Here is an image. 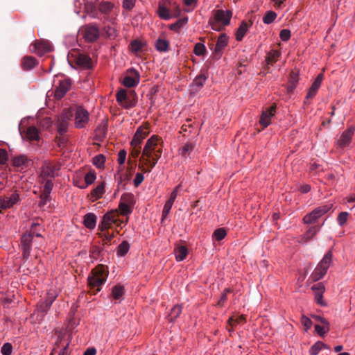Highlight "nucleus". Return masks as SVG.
<instances>
[{
  "label": "nucleus",
  "instance_id": "864d4df0",
  "mask_svg": "<svg viewBox=\"0 0 355 355\" xmlns=\"http://www.w3.org/2000/svg\"><path fill=\"white\" fill-rule=\"evenodd\" d=\"M227 235V232L224 228H218L213 233V237L216 241H221Z\"/></svg>",
  "mask_w": 355,
  "mask_h": 355
},
{
  "label": "nucleus",
  "instance_id": "c85d7f7f",
  "mask_svg": "<svg viewBox=\"0 0 355 355\" xmlns=\"http://www.w3.org/2000/svg\"><path fill=\"white\" fill-rule=\"evenodd\" d=\"M245 322H246V318H245V315H239L236 318H234V316L230 318L227 321L228 331L231 334L234 331V327H236L237 324H244Z\"/></svg>",
  "mask_w": 355,
  "mask_h": 355
},
{
  "label": "nucleus",
  "instance_id": "bb28decb",
  "mask_svg": "<svg viewBox=\"0 0 355 355\" xmlns=\"http://www.w3.org/2000/svg\"><path fill=\"white\" fill-rule=\"evenodd\" d=\"M319 230L320 228L315 226L309 227L306 232L300 237L299 242L301 243H306L315 237L319 232Z\"/></svg>",
  "mask_w": 355,
  "mask_h": 355
},
{
  "label": "nucleus",
  "instance_id": "de8ad7c7",
  "mask_svg": "<svg viewBox=\"0 0 355 355\" xmlns=\"http://www.w3.org/2000/svg\"><path fill=\"white\" fill-rule=\"evenodd\" d=\"M323 348L329 349V347H327L326 345H324L322 342L318 341L311 347L310 354L317 355L319 353V352Z\"/></svg>",
  "mask_w": 355,
  "mask_h": 355
},
{
  "label": "nucleus",
  "instance_id": "39448f33",
  "mask_svg": "<svg viewBox=\"0 0 355 355\" xmlns=\"http://www.w3.org/2000/svg\"><path fill=\"white\" fill-rule=\"evenodd\" d=\"M332 252L331 251L327 252L323 257L322 260L318 263L314 270L311 275V279L313 282H317L323 278L326 275L329 268L332 262Z\"/></svg>",
  "mask_w": 355,
  "mask_h": 355
},
{
  "label": "nucleus",
  "instance_id": "0e129e2a",
  "mask_svg": "<svg viewBox=\"0 0 355 355\" xmlns=\"http://www.w3.org/2000/svg\"><path fill=\"white\" fill-rule=\"evenodd\" d=\"M127 153L125 150H121L118 153L117 162L119 164L122 165L125 163L126 159Z\"/></svg>",
  "mask_w": 355,
  "mask_h": 355
},
{
  "label": "nucleus",
  "instance_id": "774afa93",
  "mask_svg": "<svg viewBox=\"0 0 355 355\" xmlns=\"http://www.w3.org/2000/svg\"><path fill=\"white\" fill-rule=\"evenodd\" d=\"M12 345L10 343H5L1 347V353L3 355H10L12 353Z\"/></svg>",
  "mask_w": 355,
  "mask_h": 355
},
{
  "label": "nucleus",
  "instance_id": "5fc2aeb1",
  "mask_svg": "<svg viewBox=\"0 0 355 355\" xmlns=\"http://www.w3.org/2000/svg\"><path fill=\"white\" fill-rule=\"evenodd\" d=\"M277 17V14L273 11H269L263 17V23L269 24L272 23Z\"/></svg>",
  "mask_w": 355,
  "mask_h": 355
},
{
  "label": "nucleus",
  "instance_id": "4c0bfd02",
  "mask_svg": "<svg viewBox=\"0 0 355 355\" xmlns=\"http://www.w3.org/2000/svg\"><path fill=\"white\" fill-rule=\"evenodd\" d=\"M37 64V60L31 56L24 57L21 62L22 68L24 70H30L35 67Z\"/></svg>",
  "mask_w": 355,
  "mask_h": 355
},
{
  "label": "nucleus",
  "instance_id": "58836bf2",
  "mask_svg": "<svg viewBox=\"0 0 355 355\" xmlns=\"http://www.w3.org/2000/svg\"><path fill=\"white\" fill-rule=\"evenodd\" d=\"M83 178L85 188L86 189L95 182L96 180V173L94 170H89L83 175Z\"/></svg>",
  "mask_w": 355,
  "mask_h": 355
},
{
  "label": "nucleus",
  "instance_id": "7ed1b4c3",
  "mask_svg": "<svg viewBox=\"0 0 355 355\" xmlns=\"http://www.w3.org/2000/svg\"><path fill=\"white\" fill-rule=\"evenodd\" d=\"M232 12L229 10H218L213 17L209 20L211 28L216 31H221L225 26L230 24Z\"/></svg>",
  "mask_w": 355,
  "mask_h": 355
},
{
  "label": "nucleus",
  "instance_id": "69168bd1",
  "mask_svg": "<svg viewBox=\"0 0 355 355\" xmlns=\"http://www.w3.org/2000/svg\"><path fill=\"white\" fill-rule=\"evenodd\" d=\"M291 35V31L288 29H283L279 33V37L282 41H288L290 39Z\"/></svg>",
  "mask_w": 355,
  "mask_h": 355
},
{
  "label": "nucleus",
  "instance_id": "473e14b6",
  "mask_svg": "<svg viewBox=\"0 0 355 355\" xmlns=\"http://www.w3.org/2000/svg\"><path fill=\"white\" fill-rule=\"evenodd\" d=\"M322 80H323V75L322 73H320L316 77L315 80L311 85V87H310V89L307 93V95H306L307 98H313L316 94L318 89L320 87Z\"/></svg>",
  "mask_w": 355,
  "mask_h": 355
},
{
  "label": "nucleus",
  "instance_id": "09e8293b",
  "mask_svg": "<svg viewBox=\"0 0 355 355\" xmlns=\"http://www.w3.org/2000/svg\"><path fill=\"white\" fill-rule=\"evenodd\" d=\"M298 81V73L295 71H291L290 73L289 85L288 87V91L291 92L295 87V85Z\"/></svg>",
  "mask_w": 355,
  "mask_h": 355
},
{
  "label": "nucleus",
  "instance_id": "a18cd8bd",
  "mask_svg": "<svg viewBox=\"0 0 355 355\" xmlns=\"http://www.w3.org/2000/svg\"><path fill=\"white\" fill-rule=\"evenodd\" d=\"M51 304L45 300H42L37 305V311L41 312L44 315L51 306Z\"/></svg>",
  "mask_w": 355,
  "mask_h": 355
},
{
  "label": "nucleus",
  "instance_id": "3c124183",
  "mask_svg": "<svg viewBox=\"0 0 355 355\" xmlns=\"http://www.w3.org/2000/svg\"><path fill=\"white\" fill-rule=\"evenodd\" d=\"M119 210L120 214L123 216H127L131 213L130 206L125 202H121L119 203Z\"/></svg>",
  "mask_w": 355,
  "mask_h": 355
},
{
  "label": "nucleus",
  "instance_id": "4d7b16f0",
  "mask_svg": "<svg viewBox=\"0 0 355 355\" xmlns=\"http://www.w3.org/2000/svg\"><path fill=\"white\" fill-rule=\"evenodd\" d=\"M301 322L306 331L310 329L312 327V321L304 315L301 318Z\"/></svg>",
  "mask_w": 355,
  "mask_h": 355
},
{
  "label": "nucleus",
  "instance_id": "dca6fc26",
  "mask_svg": "<svg viewBox=\"0 0 355 355\" xmlns=\"http://www.w3.org/2000/svg\"><path fill=\"white\" fill-rule=\"evenodd\" d=\"M31 52L42 55L51 51V46L47 40H37L31 46Z\"/></svg>",
  "mask_w": 355,
  "mask_h": 355
},
{
  "label": "nucleus",
  "instance_id": "a211bd4d",
  "mask_svg": "<svg viewBox=\"0 0 355 355\" xmlns=\"http://www.w3.org/2000/svg\"><path fill=\"white\" fill-rule=\"evenodd\" d=\"M312 291H313L314 298L318 304L321 306H327V302L323 300V294L325 292V286L323 283H318L312 286Z\"/></svg>",
  "mask_w": 355,
  "mask_h": 355
},
{
  "label": "nucleus",
  "instance_id": "e433bc0d",
  "mask_svg": "<svg viewBox=\"0 0 355 355\" xmlns=\"http://www.w3.org/2000/svg\"><path fill=\"white\" fill-rule=\"evenodd\" d=\"M195 144L191 142H187L183 144L179 149L178 153L184 158H187L193 151Z\"/></svg>",
  "mask_w": 355,
  "mask_h": 355
},
{
  "label": "nucleus",
  "instance_id": "338daca9",
  "mask_svg": "<svg viewBox=\"0 0 355 355\" xmlns=\"http://www.w3.org/2000/svg\"><path fill=\"white\" fill-rule=\"evenodd\" d=\"M56 297H57L56 291L55 290H50L47 293V296H46V300L52 304Z\"/></svg>",
  "mask_w": 355,
  "mask_h": 355
},
{
  "label": "nucleus",
  "instance_id": "8fccbe9b",
  "mask_svg": "<svg viewBox=\"0 0 355 355\" xmlns=\"http://www.w3.org/2000/svg\"><path fill=\"white\" fill-rule=\"evenodd\" d=\"M105 157L103 155H98L93 158V164L98 168L104 167Z\"/></svg>",
  "mask_w": 355,
  "mask_h": 355
},
{
  "label": "nucleus",
  "instance_id": "393cba45",
  "mask_svg": "<svg viewBox=\"0 0 355 355\" xmlns=\"http://www.w3.org/2000/svg\"><path fill=\"white\" fill-rule=\"evenodd\" d=\"M99 35V31L98 28L94 26H88L85 28L84 37L87 41L94 42Z\"/></svg>",
  "mask_w": 355,
  "mask_h": 355
},
{
  "label": "nucleus",
  "instance_id": "1a4fd4ad",
  "mask_svg": "<svg viewBox=\"0 0 355 355\" xmlns=\"http://www.w3.org/2000/svg\"><path fill=\"white\" fill-rule=\"evenodd\" d=\"M160 158V152H157L155 157L147 156L141 154L139 159V169L143 173H150L157 164Z\"/></svg>",
  "mask_w": 355,
  "mask_h": 355
},
{
  "label": "nucleus",
  "instance_id": "79ce46f5",
  "mask_svg": "<svg viewBox=\"0 0 355 355\" xmlns=\"http://www.w3.org/2000/svg\"><path fill=\"white\" fill-rule=\"evenodd\" d=\"M280 52L278 50H271L267 55L266 62L268 64L272 65L275 63L279 57L280 56Z\"/></svg>",
  "mask_w": 355,
  "mask_h": 355
},
{
  "label": "nucleus",
  "instance_id": "a19ab883",
  "mask_svg": "<svg viewBox=\"0 0 355 355\" xmlns=\"http://www.w3.org/2000/svg\"><path fill=\"white\" fill-rule=\"evenodd\" d=\"M155 48L160 52L168 51L169 49V42L166 40L159 38L156 42Z\"/></svg>",
  "mask_w": 355,
  "mask_h": 355
},
{
  "label": "nucleus",
  "instance_id": "6e6552de",
  "mask_svg": "<svg viewBox=\"0 0 355 355\" xmlns=\"http://www.w3.org/2000/svg\"><path fill=\"white\" fill-rule=\"evenodd\" d=\"M57 340L55 345L58 347H62L58 355H69L68 347L71 341V334L67 331H55Z\"/></svg>",
  "mask_w": 355,
  "mask_h": 355
},
{
  "label": "nucleus",
  "instance_id": "f257e3e1",
  "mask_svg": "<svg viewBox=\"0 0 355 355\" xmlns=\"http://www.w3.org/2000/svg\"><path fill=\"white\" fill-rule=\"evenodd\" d=\"M122 223V220L119 218V213L116 209L107 212L102 217V220L98 226L99 237L106 241H111L114 237V233L110 232L109 230H112L114 226L121 227Z\"/></svg>",
  "mask_w": 355,
  "mask_h": 355
},
{
  "label": "nucleus",
  "instance_id": "412c9836",
  "mask_svg": "<svg viewBox=\"0 0 355 355\" xmlns=\"http://www.w3.org/2000/svg\"><path fill=\"white\" fill-rule=\"evenodd\" d=\"M149 125L144 124L139 127L134 135V137L130 143V145L139 146L143 139H144L148 135Z\"/></svg>",
  "mask_w": 355,
  "mask_h": 355
},
{
  "label": "nucleus",
  "instance_id": "a878e982",
  "mask_svg": "<svg viewBox=\"0 0 355 355\" xmlns=\"http://www.w3.org/2000/svg\"><path fill=\"white\" fill-rule=\"evenodd\" d=\"M146 48V42L141 40H132L130 44V51L138 55L145 51Z\"/></svg>",
  "mask_w": 355,
  "mask_h": 355
},
{
  "label": "nucleus",
  "instance_id": "680f3d73",
  "mask_svg": "<svg viewBox=\"0 0 355 355\" xmlns=\"http://www.w3.org/2000/svg\"><path fill=\"white\" fill-rule=\"evenodd\" d=\"M143 172L141 171V173H137L135 177V179L133 180V184L135 187H138L144 181V176Z\"/></svg>",
  "mask_w": 355,
  "mask_h": 355
},
{
  "label": "nucleus",
  "instance_id": "ddd939ff",
  "mask_svg": "<svg viewBox=\"0 0 355 355\" xmlns=\"http://www.w3.org/2000/svg\"><path fill=\"white\" fill-rule=\"evenodd\" d=\"M73 114V111L72 108H69L63 110L62 113L58 116L57 128L60 134L66 132L69 122L71 120Z\"/></svg>",
  "mask_w": 355,
  "mask_h": 355
},
{
  "label": "nucleus",
  "instance_id": "f704fd0d",
  "mask_svg": "<svg viewBox=\"0 0 355 355\" xmlns=\"http://www.w3.org/2000/svg\"><path fill=\"white\" fill-rule=\"evenodd\" d=\"M320 319V324L315 325V330L318 335L324 336L329 330V322L323 318L318 317Z\"/></svg>",
  "mask_w": 355,
  "mask_h": 355
},
{
  "label": "nucleus",
  "instance_id": "ea45409f",
  "mask_svg": "<svg viewBox=\"0 0 355 355\" xmlns=\"http://www.w3.org/2000/svg\"><path fill=\"white\" fill-rule=\"evenodd\" d=\"M182 311V307L181 305L176 304L175 305L170 311L168 318L170 321H175L181 314Z\"/></svg>",
  "mask_w": 355,
  "mask_h": 355
},
{
  "label": "nucleus",
  "instance_id": "bf43d9fd",
  "mask_svg": "<svg viewBox=\"0 0 355 355\" xmlns=\"http://www.w3.org/2000/svg\"><path fill=\"white\" fill-rule=\"evenodd\" d=\"M187 17L182 18L170 26L171 30H177L187 23Z\"/></svg>",
  "mask_w": 355,
  "mask_h": 355
},
{
  "label": "nucleus",
  "instance_id": "f03ea898",
  "mask_svg": "<svg viewBox=\"0 0 355 355\" xmlns=\"http://www.w3.org/2000/svg\"><path fill=\"white\" fill-rule=\"evenodd\" d=\"M108 275L107 267L98 265L94 268L88 277V286L90 292L96 295L101 289L102 285L105 282Z\"/></svg>",
  "mask_w": 355,
  "mask_h": 355
},
{
  "label": "nucleus",
  "instance_id": "f8f14e48",
  "mask_svg": "<svg viewBox=\"0 0 355 355\" xmlns=\"http://www.w3.org/2000/svg\"><path fill=\"white\" fill-rule=\"evenodd\" d=\"M73 111L75 115V126L78 128H84L89 120V112L80 106L76 107Z\"/></svg>",
  "mask_w": 355,
  "mask_h": 355
},
{
  "label": "nucleus",
  "instance_id": "0eeeda50",
  "mask_svg": "<svg viewBox=\"0 0 355 355\" xmlns=\"http://www.w3.org/2000/svg\"><path fill=\"white\" fill-rule=\"evenodd\" d=\"M332 204H327L316 207L311 212L304 216V223H315L320 217L327 214L332 208Z\"/></svg>",
  "mask_w": 355,
  "mask_h": 355
},
{
  "label": "nucleus",
  "instance_id": "e2e57ef3",
  "mask_svg": "<svg viewBox=\"0 0 355 355\" xmlns=\"http://www.w3.org/2000/svg\"><path fill=\"white\" fill-rule=\"evenodd\" d=\"M113 8V4L110 2H102L100 4V10L103 12H108Z\"/></svg>",
  "mask_w": 355,
  "mask_h": 355
},
{
  "label": "nucleus",
  "instance_id": "c03bdc74",
  "mask_svg": "<svg viewBox=\"0 0 355 355\" xmlns=\"http://www.w3.org/2000/svg\"><path fill=\"white\" fill-rule=\"evenodd\" d=\"M82 178L83 173L81 172H76L73 177V183L76 187L85 189L84 180Z\"/></svg>",
  "mask_w": 355,
  "mask_h": 355
},
{
  "label": "nucleus",
  "instance_id": "5701e85b",
  "mask_svg": "<svg viewBox=\"0 0 355 355\" xmlns=\"http://www.w3.org/2000/svg\"><path fill=\"white\" fill-rule=\"evenodd\" d=\"M139 82V76L138 73L135 71H130L128 74L125 75L123 79L122 83L128 87L136 86Z\"/></svg>",
  "mask_w": 355,
  "mask_h": 355
},
{
  "label": "nucleus",
  "instance_id": "72a5a7b5",
  "mask_svg": "<svg viewBox=\"0 0 355 355\" xmlns=\"http://www.w3.org/2000/svg\"><path fill=\"white\" fill-rule=\"evenodd\" d=\"M228 44V37L225 34H221L217 40L215 47V53L219 55L221 54L223 50L227 46Z\"/></svg>",
  "mask_w": 355,
  "mask_h": 355
},
{
  "label": "nucleus",
  "instance_id": "2f4dec72",
  "mask_svg": "<svg viewBox=\"0 0 355 355\" xmlns=\"http://www.w3.org/2000/svg\"><path fill=\"white\" fill-rule=\"evenodd\" d=\"M174 254L177 261L184 260L188 254V249L185 245H176L174 248Z\"/></svg>",
  "mask_w": 355,
  "mask_h": 355
},
{
  "label": "nucleus",
  "instance_id": "f3484780",
  "mask_svg": "<svg viewBox=\"0 0 355 355\" xmlns=\"http://www.w3.org/2000/svg\"><path fill=\"white\" fill-rule=\"evenodd\" d=\"M34 233L24 234L21 238V248L22 250V257L25 260H27L31 254V243Z\"/></svg>",
  "mask_w": 355,
  "mask_h": 355
},
{
  "label": "nucleus",
  "instance_id": "6e6d98bb",
  "mask_svg": "<svg viewBox=\"0 0 355 355\" xmlns=\"http://www.w3.org/2000/svg\"><path fill=\"white\" fill-rule=\"evenodd\" d=\"M206 51V48L204 44L201 43H197L193 49V52L196 55H202Z\"/></svg>",
  "mask_w": 355,
  "mask_h": 355
},
{
  "label": "nucleus",
  "instance_id": "7c9ffc66",
  "mask_svg": "<svg viewBox=\"0 0 355 355\" xmlns=\"http://www.w3.org/2000/svg\"><path fill=\"white\" fill-rule=\"evenodd\" d=\"M76 64L83 69L92 67V61L89 56L85 54H80L76 59Z\"/></svg>",
  "mask_w": 355,
  "mask_h": 355
},
{
  "label": "nucleus",
  "instance_id": "6ab92c4d",
  "mask_svg": "<svg viewBox=\"0 0 355 355\" xmlns=\"http://www.w3.org/2000/svg\"><path fill=\"white\" fill-rule=\"evenodd\" d=\"M106 183L104 181L98 182L87 196V198L94 202L103 198L105 193Z\"/></svg>",
  "mask_w": 355,
  "mask_h": 355
},
{
  "label": "nucleus",
  "instance_id": "2eb2a0df",
  "mask_svg": "<svg viewBox=\"0 0 355 355\" xmlns=\"http://www.w3.org/2000/svg\"><path fill=\"white\" fill-rule=\"evenodd\" d=\"M277 107L275 104H272L262 111L259 123L263 128H267L271 123L272 118L275 115Z\"/></svg>",
  "mask_w": 355,
  "mask_h": 355
},
{
  "label": "nucleus",
  "instance_id": "4be33fe9",
  "mask_svg": "<svg viewBox=\"0 0 355 355\" xmlns=\"http://www.w3.org/2000/svg\"><path fill=\"white\" fill-rule=\"evenodd\" d=\"M19 201V196L16 192L3 197H0V207L9 209Z\"/></svg>",
  "mask_w": 355,
  "mask_h": 355
},
{
  "label": "nucleus",
  "instance_id": "aec40b11",
  "mask_svg": "<svg viewBox=\"0 0 355 355\" xmlns=\"http://www.w3.org/2000/svg\"><path fill=\"white\" fill-rule=\"evenodd\" d=\"M60 169V167L52 162H45L42 167L40 178H52Z\"/></svg>",
  "mask_w": 355,
  "mask_h": 355
},
{
  "label": "nucleus",
  "instance_id": "c756f323",
  "mask_svg": "<svg viewBox=\"0 0 355 355\" xmlns=\"http://www.w3.org/2000/svg\"><path fill=\"white\" fill-rule=\"evenodd\" d=\"M252 24V23L251 21H243L241 22L235 34L237 41H241L243 40Z\"/></svg>",
  "mask_w": 355,
  "mask_h": 355
},
{
  "label": "nucleus",
  "instance_id": "37998d69",
  "mask_svg": "<svg viewBox=\"0 0 355 355\" xmlns=\"http://www.w3.org/2000/svg\"><path fill=\"white\" fill-rule=\"evenodd\" d=\"M29 160L24 155H19L15 157L12 160V164L16 167H21L27 166Z\"/></svg>",
  "mask_w": 355,
  "mask_h": 355
},
{
  "label": "nucleus",
  "instance_id": "423d86ee",
  "mask_svg": "<svg viewBox=\"0 0 355 355\" xmlns=\"http://www.w3.org/2000/svg\"><path fill=\"white\" fill-rule=\"evenodd\" d=\"M162 141L161 137L153 135L149 138L143 149L142 153L144 155L155 157L157 152H160V156L162 154Z\"/></svg>",
  "mask_w": 355,
  "mask_h": 355
},
{
  "label": "nucleus",
  "instance_id": "9d476101",
  "mask_svg": "<svg viewBox=\"0 0 355 355\" xmlns=\"http://www.w3.org/2000/svg\"><path fill=\"white\" fill-rule=\"evenodd\" d=\"M52 178H40L41 182L40 206H44L50 200V193L53 184Z\"/></svg>",
  "mask_w": 355,
  "mask_h": 355
},
{
  "label": "nucleus",
  "instance_id": "c9c22d12",
  "mask_svg": "<svg viewBox=\"0 0 355 355\" xmlns=\"http://www.w3.org/2000/svg\"><path fill=\"white\" fill-rule=\"evenodd\" d=\"M83 223L84 225L88 229H94L96 224V215L93 213H88L85 214L83 218Z\"/></svg>",
  "mask_w": 355,
  "mask_h": 355
},
{
  "label": "nucleus",
  "instance_id": "49530a36",
  "mask_svg": "<svg viewBox=\"0 0 355 355\" xmlns=\"http://www.w3.org/2000/svg\"><path fill=\"white\" fill-rule=\"evenodd\" d=\"M124 294V287L121 285H116L112 288V296L114 299L118 300Z\"/></svg>",
  "mask_w": 355,
  "mask_h": 355
},
{
  "label": "nucleus",
  "instance_id": "052dcab7",
  "mask_svg": "<svg viewBox=\"0 0 355 355\" xmlns=\"http://www.w3.org/2000/svg\"><path fill=\"white\" fill-rule=\"evenodd\" d=\"M173 202L167 200L164 206L163 211H162V218L163 219L165 218L167 215L169 214L170 210L173 205Z\"/></svg>",
  "mask_w": 355,
  "mask_h": 355
},
{
  "label": "nucleus",
  "instance_id": "603ef678",
  "mask_svg": "<svg viewBox=\"0 0 355 355\" xmlns=\"http://www.w3.org/2000/svg\"><path fill=\"white\" fill-rule=\"evenodd\" d=\"M129 249H130V245H129L128 243L126 241H123L119 245V246L118 248L117 254L119 256L123 257L127 254Z\"/></svg>",
  "mask_w": 355,
  "mask_h": 355
},
{
  "label": "nucleus",
  "instance_id": "cd10ccee",
  "mask_svg": "<svg viewBox=\"0 0 355 355\" xmlns=\"http://www.w3.org/2000/svg\"><path fill=\"white\" fill-rule=\"evenodd\" d=\"M21 135L24 139L28 141H37L40 139L39 131L34 126L28 127Z\"/></svg>",
  "mask_w": 355,
  "mask_h": 355
},
{
  "label": "nucleus",
  "instance_id": "b1692460",
  "mask_svg": "<svg viewBox=\"0 0 355 355\" xmlns=\"http://www.w3.org/2000/svg\"><path fill=\"white\" fill-rule=\"evenodd\" d=\"M71 87V81L68 79L62 80L55 90V96L57 98H62Z\"/></svg>",
  "mask_w": 355,
  "mask_h": 355
},
{
  "label": "nucleus",
  "instance_id": "9b49d317",
  "mask_svg": "<svg viewBox=\"0 0 355 355\" xmlns=\"http://www.w3.org/2000/svg\"><path fill=\"white\" fill-rule=\"evenodd\" d=\"M117 102L124 108L132 107L136 104V98L133 94H128L125 89H120L116 94Z\"/></svg>",
  "mask_w": 355,
  "mask_h": 355
},
{
  "label": "nucleus",
  "instance_id": "4468645a",
  "mask_svg": "<svg viewBox=\"0 0 355 355\" xmlns=\"http://www.w3.org/2000/svg\"><path fill=\"white\" fill-rule=\"evenodd\" d=\"M354 131L355 128L353 126L343 131L336 142L337 148H344L347 147L352 141Z\"/></svg>",
  "mask_w": 355,
  "mask_h": 355
},
{
  "label": "nucleus",
  "instance_id": "13d9d810",
  "mask_svg": "<svg viewBox=\"0 0 355 355\" xmlns=\"http://www.w3.org/2000/svg\"><path fill=\"white\" fill-rule=\"evenodd\" d=\"M349 214L346 211L341 212L337 218L338 223L340 226H343L347 220Z\"/></svg>",
  "mask_w": 355,
  "mask_h": 355
},
{
  "label": "nucleus",
  "instance_id": "20e7f679",
  "mask_svg": "<svg viewBox=\"0 0 355 355\" xmlns=\"http://www.w3.org/2000/svg\"><path fill=\"white\" fill-rule=\"evenodd\" d=\"M157 12L160 18L169 19L179 15L180 8L176 3H171L168 0H162L159 3Z\"/></svg>",
  "mask_w": 355,
  "mask_h": 355
}]
</instances>
